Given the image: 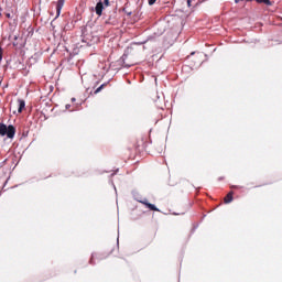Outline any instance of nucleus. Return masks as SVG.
<instances>
[{"label": "nucleus", "instance_id": "nucleus-8", "mask_svg": "<svg viewBox=\"0 0 282 282\" xmlns=\"http://www.w3.org/2000/svg\"><path fill=\"white\" fill-rule=\"evenodd\" d=\"M257 3H264V6H272V1L270 0H256Z\"/></svg>", "mask_w": 282, "mask_h": 282}, {"label": "nucleus", "instance_id": "nucleus-14", "mask_svg": "<svg viewBox=\"0 0 282 282\" xmlns=\"http://www.w3.org/2000/svg\"><path fill=\"white\" fill-rule=\"evenodd\" d=\"M7 19H12V15L10 13H6Z\"/></svg>", "mask_w": 282, "mask_h": 282}, {"label": "nucleus", "instance_id": "nucleus-4", "mask_svg": "<svg viewBox=\"0 0 282 282\" xmlns=\"http://www.w3.org/2000/svg\"><path fill=\"white\" fill-rule=\"evenodd\" d=\"M63 6H65V0H57L56 3V19L61 17V11L63 10Z\"/></svg>", "mask_w": 282, "mask_h": 282}, {"label": "nucleus", "instance_id": "nucleus-2", "mask_svg": "<svg viewBox=\"0 0 282 282\" xmlns=\"http://www.w3.org/2000/svg\"><path fill=\"white\" fill-rule=\"evenodd\" d=\"M138 149H140V142H137L135 144L129 142L127 148L123 150L124 158L131 160V158H134L135 153H138Z\"/></svg>", "mask_w": 282, "mask_h": 282}, {"label": "nucleus", "instance_id": "nucleus-15", "mask_svg": "<svg viewBox=\"0 0 282 282\" xmlns=\"http://www.w3.org/2000/svg\"><path fill=\"white\" fill-rule=\"evenodd\" d=\"M70 108H72V105L67 104L66 109H70Z\"/></svg>", "mask_w": 282, "mask_h": 282}, {"label": "nucleus", "instance_id": "nucleus-16", "mask_svg": "<svg viewBox=\"0 0 282 282\" xmlns=\"http://www.w3.org/2000/svg\"><path fill=\"white\" fill-rule=\"evenodd\" d=\"M187 6L188 8H191V0H187Z\"/></svg>", "mask_w": 282, "mask_h": 282}, {"label": "nucleus", "instance_id": "nucleus-19", "mask_svg": "<svg viewBox=\"0 0 282 282\" xmlns=\"http://www.w3.org/2000/svg\"><path fill=\"white\" fill-rule=\"evenodd\" d=\"M13 46L17 47V43L13 42Z\"/></svg>", "mask_w": 282, "mask_h": 282}, {"label": "nucleus", "instance_id": "nucleus-1", "mask_svg": "<svg viewBox=\"0 0 282 282\" xmlns=\"http://www.w3.org/2000/svg\"><path fill=\"white\" fill-rule=\"evenodd\" d=\"M0 135H7L9 140H13L17 135V128L12 124L0 123Z\"/></svg>", "mask_w": 282, "mask_h": 282}, {"label": "nucleus", "instance_id": "nucleus-7", "mask_svg": "<svg viewBox=\"0 0 282 282\" xmlns=\"http://www.w3.org/2000/svg\"><path fill=\"white\" fill-rule=\"evenodd\" d=\"M232 195H235V192H229L226 196H225V198H224V202H225V204H230V202H232Z\"/></svg>", "mask_w": 282, "mask_h": 282}, {"label": "nucleus", "instance_id": "nucleus-5", "mask_svg": "<svg viewBox=\"0 0 282 282\" xmlns=\"http://www.w3.org/2000/svg\"><path fill=\"white\" fill-rule=\"evenodd\" d=\"M141 204H143L144 206H147V208H149L150 210H154L156 213H160V209L158 207H155V205L148 203L147 199L145 200H140Z\"/></svg>", "mask_w": 282, "mask_h": 282}, {"label": "nucleus", "instance_id": "nucleus-13", "mask_svg": "<svg viewBox=\"0 0 282 282\" xmlns=\"http://www.w3.org/2000/svg\"><path fill=\"white\" fill-rule=\"evenodd\" d=\"M158 0H148L149 6H153Z\"/></svg>", "mask_w": 282, "mask_h": 282}, {"label": "nucleus", "instance_id": "nucleus-9", "mask_svg": "<svg viewBox=\"0 0 282 282\" xmlns=\"http://www.w3.org/2000/svg\"><path fill=\"white\" fill-rule=\"evenodd\" d=\"M106 86H107V84H102L100 87H98V88L95 90V94H100V91H102V89H105Z\"/></svg>", "mask_w": 282, "mask_h": 282}, {"label": "nucleus", "instance_id": "nucleus-3", "mask_svg": "<svg viewBox=\"0 0 282 282\" xmlns=\"http://www.w3.org/2000/svg\"><path fill=\"white\" fill-rule=\"evenodd\" d=\"M102 10H105V4L102 3V1H99L95 7V12L97 17H102Z\"/></svg>", "mask_w": 282, "mask_h": 282}, {"label": "nucleus", "instance_id": "nucleus-11", "mask_svg": "<svg viewBox=\"0 0 282 282\" xmlns=\"http://www.w3.org/2000/svg\"><path fill=\"white\" fill-rule=\"evenodd\" d=\"M3 61V48L0 46V63Z\"/></svg>", "mask_w": 282, "mask_h": 282}, {"label": "nucleus", "instance_id": "nucleus-17", "mask_svg": "<svg viewBox=\"0 0 282 282\" xmlns=\"http://www.w3.org/2000/svg\"><path fill=\"white\" fill-rule=\"evenodd\" d=\"M18 39H19V36L15 35V36H14V41H18Z\"/></svg>", "mask_w": 282, "mask_h": 282}, {"label": "nucleus", "instance_id": "nucleus-10", "mask_svg": "<svg viewBox=\"0 0 282 282\" xmlns=\"http://www.w3.org/2000/svg\"><path fill=\"white\" fill-rule=\"evenodd\" d=\"M104 6L105 8H109V6H111V2H109V0H104Z\"/></svg>", "mask_w": 282, "mask_h": 282}, {"label": "nucleus", "instance_id": "nucleus-12", "mask_svg": "<svg viewBox=\"0 0 282 282\" xmlns=\"http://www.w3.org/2000/svg\"><path fill=\"white\" fill-rule=\"evenodd\" d=\"M89 263H90V265H96V262H94V256H91Z\"/></svg>", "mask_w": 282, "mask_h": 282}, {"label": "nucleus", "instance_id": "nucleus-6", "mask_svg": "<svg viewBox=\"0 0 282 282\" xmlns=\"http://www.w3.org/2000/svg\"><path fill=\"white\" fill-rule=\"evenodd\" d=\"M24 109H25V100L18 99V113H23Z\"/></svg>", "mask_w": 282, "mask_h": 282}, {"label": "nucleus", "instance_id": "nucleus-18", "mask_svg": "<svg viewBox=\"0 0 282 282\" xmlns=\"http://www.w3.org/2000/svg\"><path fill=\"white\" fill-rule=\"evenodd\" d=\"M76 101V98H72V102H75Z\"/></svg>", "mask_w": 282, "mask_h": 282}]
</instances>
